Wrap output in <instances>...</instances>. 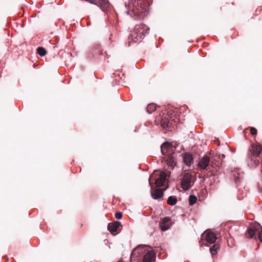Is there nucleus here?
I'll use <instances>...</instances> for the list:
<instances>
[{"label":"nucleus","mask_w":262,"mask_h":262,"mask_svg":"<svg viewBox=\"0 0 262 262\" xmlns=\"http://www.w3.org/2000/svg\"><path fill=\"white\" fill-rule=\"evenodd\" d=\"M188 108L186 106L181 107L179 109L174 108L168 111L166 113H162L156 118L157 121L160 122L163 128L173 126L176 123L184 120L185 115L182 113L187 112Z\"/></svg>","instance_id":"f257e3e1"},{"label":"nucleus","mask_w":262,"mask_h":262,"mask_svg":"<svg viewBox=\"0 0 262 262\" xmlns=\"http://www.w3.org/2000/svg\"><path fill=\"white\" fill-rule=\"evenodd\" d=\"M149 30L148 27L144 24L136 25L128 37L129 42H141L145 35L148 33Z\"/></svg>","instance_id":"f03ea898"},{"label":"nucleus","mask_w":262,"mask_h":262,"mask_svg":"<svg viewBox=\"0 0 262 262\" xmlns=\"http://www.w3.org/2000/svg\"><path fill=\"white\" fill-rule=\"evenodd\" d=\"M132 11L135 16V19H143L147 14L148 4L146 0H137L135 2Z\"/></svg>","instance_id":"7ed1b4c3"},{"label":"nucleus","mask_w":262,"mask_h":262,"mask_svg":"<svg viewBox=\"0 0 262 262\" xmlns=\"http://www.w3.org/2000/svg\"><path fill=\"white\" fill-rule=\"evenodd\" d=\"M193 183L194 182L192 181V175L188 172L185 173L182 179V188L184 190H187L193 185Z\"/></svg>","instance_id":"20e7f679"},{"label":"nucleus","mask_w":262,"mask_h":262,"mask_svg":"<svg viewBox=\"0 0 262 262\" xmlns=\"http://www.w3.org/2000/svg\"><path fill=\"white\" fill-rule=\"evenodd\" d=\"M145 250L143 247H138L135 248L130 255V262H141L142 261L143 256L141 255Z\"/></svg>","instance_id":"39448f33"},{"label":"nucleus","mask_w":262,"mask_h":262,"mask_svg":"<svg viewBox=\"0 0 262 262\" xmlns=\"http://www.w3.org/2000/svg\"><path fill=\"white\" fill-rule=\"evenodd\" d=\"M161 150L164 157L170 156L174 154V148L171 143L168 142H164L162 144L161 146Z\"/></svg>","instance_id":"423d86ee"},{"label":"nucleus","mask_w":262,"mask_h":262,"mask_svg":"<svg viewBox=\"0 0 262 262\" xmlns=\"http://www.w3.org/2000/svg\"><path fill=\"white\" fill-rule=\"evenodd\" d=\"M249 150L250 152L249 157L251 160L253 161L254 156H255L256 157L259 156L262 151V147L259 144H252Z\"/></svg>","instance_id":"0eeeda50"},{"label":"nucleus","mask_w":262,"mask_h":262,"mask_svg":"<svg viewBox=\"0 0 262 262\" xmlns=\"http://www.w3.org/2000/svg\"><path fill=\"white\" fill-rule=\"evenodd\" d=\"M149 184L151 186V190H150V193L152 198L154 199H159L161 198H162L163 195L164 191L166 190V188L164 189H161L159 188H154L153 187V185L150 182V179L149 180Z\"/></svg>","instance_id":"6e6552de"},{"label":"nucleus","mask_w":262,"mask_h":262,"mask_svg":"<svg viewBox=\"0 0 262 262\" xmlns=\"http://www.w3.org/2000/svg\"><path fill=\"white\" fill-rule=\"evenodd\" d=\"M108 230L113 235L116 234L117 231L119 232L122 229V225L118 221L114 223H111L108 224Z\"/></svg>","instance_id":"1a4fd4ad"},{"label":"nucleus","mask_w":262,"mask_h":262,"mask_svg":"<svg viewBox=\"0 0 262 262\" xmlns=\"http://www.w3.org/2000/svg\"><path fill=\"white\" fill-rule=\"evenodd\" d=\"M222 164V160L221 159L220 155L217 154L213 155L210 159V165L214 168L216 170Z\"/></svg>","instance_id":"9d476101"},{"label":"nucleus","mask_w":262,"mask_h":262,"mask_svg":"<svg viewBox=\"0 0 262 262\" xmlns=\"http://www.w3.org/2000/svg\"><path fill=\"white\" fill-rule=\"evenodd\" d=\"M261 228L260 225L258 224H255L254 226H251L250 228L248 229L246 236L248 238H253L259 230Z\"/></svg>","instance_id":"9b49d317"},{"label":"nucleus","mask_w":262,"mask_h":262,"mask_svg":"<svg viewBox=\"0 0 262 262\" xmlns=\"http://www.w3.org/2000/svg\"><path fill=\"white\" fill-rule=\"evenodd\" d=\"M202 236H205L206 242L211 244L215 243L217 238L216 235L210 231H206L202 235Z\"/></svg>","instance_id":"f8f14e48"},{"label":"nucleus","mask_w":262,"mask_h":262,"mask_svg":"<svg viewBox=\"0 0 262 262\" xmlns=\"http://www.w3.org/2000/svg\"><path fill=\"white\" fill-rule=\"evenodd\" d=\"M166 174L165 172L162 171L160 173V174L156 180L155 184L157 187H161L164 185L166 181Z\"/></svg>","instance_id":"ddd939ff"},{"label":"nucleus","mask_w":262,"mask_h":262,"mask_svg":"<svg viewBox=\"0 0 262 262\" xmlns=\"http://www.w3.org/2000/svg\"><path fill=\"white\" fill-rule=\"evenodd\" d=\"M160 227L162 231L168 230L171 226L170 219L169 217H164L159 224Z\"/></svg>","instance_id":"4468645a"},{"label":"nucleus","mask_w":262,"mask_h":262,"mask_svg":"<svg viewBox=\"0 0 262 262\" xmlns=\"http://www.w3.org/2000/svg\"><path fill=\"white\" fill-rule=\"evenodd\" d=\"M156 254L152 250H148L143 256L142 262H152Z\"/></svg>","instance_id":"2eb2a0df"},{"label":"nucleus","mask_w":262,"mask_h":262,"mask_svg":"<svg viewBox=\"0 0 262 262\" xmlns=\"http://www.w3.org/2000/svg\"><path fill=\"white\" fill-rule=\"evenodd\" d=\"M210 161V158L208 156H205L199 162V166L202 169H205L209 164Z\"/></svg>","instance_id":"dca6fc26"},{"label":"nucleus","mask_w":262,"mask_h":262,"mask_svg":"<svg viewBox=\"0 0 262 262\" xmlns=\"http://www.w3.org/2000/svg\"><path fill=\"white\" fill-rule=\"evenodd\" d=\"M183 162L187 166H190L193 163V158L191 154L187 152L183 155Z\"/></svg>","instance_id":"f3484780"},{"label":"nucleus","mask_w":262,"mask_h":262,"mask_svg":"<svg viewBox=\"0 0 262 262\" xmlns=\"http://www.w3.org/2000/svg\"><path fill=\"white\" fill-rule=\"evenodd\" d=\"M173 155H170V156H167L166 157H164L165 159V161L167 163V164L169 166L173 168L174 165H176V163H174V158L173 156Z\"/></svg>","instance_id":"a211bd4d"},{"label":"nucleus","mask_w":262,"mask_h":262,"mask_svg":"<svg viewBox=\"0 0 262 262\" xmlns=\"http://www.w3.org/2000/svg\"><path fill=\"white\" fill-rule=\"evenodd\" d=\"M219 249L220 246L217 244H214L210 248V252L212 257H214L215 255H216Z\"/></svg>","instance_id":"6ab92c4d"},{"label":"nucleus","mask_w":262,"mask_h":262,"mask_svg":"<svg viewBox=\"0 0 262 262\" xmlns=\"http://www.w3.org/2000/svg\"><path fill=\"white\" fill-rule=\"evenodd\" d=\"M167 203L169 205H174L177 203V199L175 196H169L167 199Z\"/></svg>","instance_id":"aec40b11"},{"label":"nucleus","mask_w":262,"mask_h":262,"mask_svg":"<svg viewBox=\"0 0 262 262\" xmlns=\"http://www.w3.org/2000/svg\"><path fill=\"white\" fill-rule=\"evenodd\" d=\"M156 110V105L154 103H150L149 104L147 107H146V111L147 112L151 114Z\"/></svg>","instance_id":"412c9836"},{"label":"nucleus","mask_w":262,"mask_h":262,"mask_svg":"<svg viewBox=\"0 0 262 262\" xmlns=\"http://www.w3.org/2000/svg\"><path fill=\"white\" fill-rule=\"evenodd\" d=\"M100 4L102 8L106 9L110 6V3L108 0H99Z\"/></svg>","instance_id":"4be33fe9"},{"label":"nucleus","mask_w":262,"mask_h":262,"mask_svg":"<svg viewBox=\"0 0 262 262\" xmlns=\"http://www.w3.org/2000/svg\"><path fill=\"white\" fill-rule=\"evenodd\" d=\"M37 53L41 56H45L47 54V51L43 47H38L37 49Z\"/></svg>","instance_id":"5701e85b"},{"label":"nucleus","mask_w":262,"mask_h":262,"mask_svg":"<svg viewBox=\"0 0 262 262\" xmlns=\"http://www.w3.org/2000/svg\"><path fill=\"white\" fill-rule=\"evenodd\" d=\"M197 198L193 195H191L189 198V202L190 205H193L196 201Z\"/></svg>","instance_id":"b1692460"},{"label":"nucleus","mask_w":262,"mask_h":262,"mask_svg":"<svg viewBox=\"0 0 262 262\" xmlns=\"http://www.w3.org/2000/svg\"><path fill=\"white\" fill-rule=\"evenodd\" d=\"M250 133L252 136H254L257 134V129L255 128H254L253 127H250Z\"/></svg>","instance_id":"393cba45"},{"label":"nucleus","mask_w":262,"mask_h":262,"mask_svg":"<svg viewBox=\"0 0 262 262\" xmlns=\"http://www.w3.org/2000/svg\"><path fill=\"white\" fill-rule=\"evenodd\" d=\"M122 217V213L121 212H117L115 213V217L117 219H121Z\"/></svg>","instance_id":"a878e982"},{"label":"nucleus","mask_w":262,"mask_h":262,"mask_svg":"<svg viewBox=\"0 0 262 262\" xmlns=\"http://www.w3.org/2000/svg\"><path fill=\"white\" fill-rule=\"evenodd\" d=\"M258 235V237L261 242H262V229L261 228L257 231Z\"/></svg>","instance_id":"bb28decb"},{"label":"nucleus","mask_w":262,"mask_h":262,"mask_svg":"<svg viewBox=\"0 0 262 262\" xmlns=\"http://www.w3.org/2000/svg\"><path fill=\"white\" fill-rule=\"evenodd\" d=\"M85 1L91 4L97 5V3H95V1L94 0H85Z\"/></svg>","instance_id":"cd10ccee"},{"label":"nucleus","mask_w":262,"mask_h":262,"mask_svg":"<svg viewBox=\"0 0 262 262\" xmlns=\"http://www.w3.org/2000/svg\"><path fill=\"white\" fill-rule=\"evenodd\" d=\"M261 11V8H260L259 9L256 10V11H255V14L256 15H258L260 13Z\"/></svg>","instance_id":"c85d7f7f"},{"label":"nucleus","mask_w":262,"mask_h":262,"mask_svg":"<svg viewBox=\"0 0 262 262\" xmlns=\"http://www.w3.org/2000/svg\"><path fill=\"white\" fill-rule=\"evenodd\" d=\"M222 156V158H225V155L224 154H223Z\"/></svg>","instance_id":"c756f323"},{"label":"nucleus","mask_w":262,"mask_h":262,"mask_svg":"<svg viewBox=\"0 0 262 262\" xmlns=\"http://www.w3.org/2000/svg\"><path fill=\"white\" fill-rule=\"evenodd\" d=\"M259 191H260V192H261L262 193V188L259 189Z\"/></svg>","instance_id":"7c9ffc66"},{"label":"nucleus","mask_w":262,"mask_h":262,"mask_svg":"<svg viewBox=\"0 0 262 262\" xmlns=\"http://www.w3.org/2000/svg\"><path fill=\"white\" fill-rule=\"evenodd\" d=\"M217 144H218V145H220V143H219V142H218Z\"/></svg>","instance_id":"2f4dec72"},{"label":"nucleus","mask_w":262,"mask_h":262,"mask_svg":"<svg viewBox=\"0 0 262 262\" xmlns=\"http://www.w3.org/2000/svg\"><path fill=\"white\" fill-rule=\"evenodd\" d=\"M151 177H154V174H152V175L151 176Z\"/></svg>","instance_id":"473e14b6"},{"label":"nucleus","mask_w":262,"mask_h":262,"mask_svg":"<svg viewBox=\"0 0 262 262\" xmlns=\"http://www.w3.org/2000/svg\"><path fill=\"white\" fill-rule=\"evenodd\" d=\"M118 262H123V261H122L120 260V261H118Z\"/></svg>","instance_id":"72a5a7b5"}]
</instances>
